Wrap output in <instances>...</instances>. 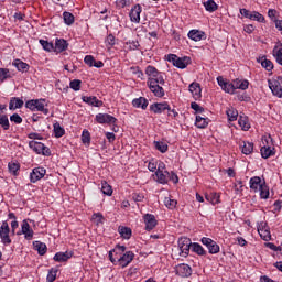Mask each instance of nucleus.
Here are the masks:
<instances>
[{
	"instance_id": "nucleus-18",
	"label": "nucleus",
	"mask_w": 282,
	"mask_h": 282,
	"mask_svg": "<svg viewBox=\"0 0 282 282\" xmlns=\"http://www.w3.org/2000/svg\"><path fill=\"white\" fill-rule=\"evenodd\" d=\"M22 234L24 235L25 239H32V237H34V230L30 228L28 220L22 221Z\"/></svg>"
},
{
	"instance_id": "nucleus-40",
	"label": "nucleus",
	"mask_w": 282,
	"mask_h": 282,
	"mask_svg": "<svg viewBox=\"0 0 282 282\" xmlns=\"http://www.w3.org/2000/svg\"><path fill=\"white\" fill-rule=\"evenodd\" d=\"M0 126L4 131H8L10 129V120L8 119V116L6 115H0Z\"/></svg>"
},
{
	"instance_id": "nucleus-25",
	"label": "nucleus",
	"mask_w": 282,
	"mask_h": 282,
	"mask_svg": "<svg viewBox=\"0 0 282 282\" xmlns=\"http://www.w3.org/2000/svg\"><path fill=\"white\" fill-rule=\"evenodd\" d=\"M206 34L199 30H192L188 32V39L192 41H202Z\"/></svg>"
},
{
	"instance_id": "nucleus-53",
	"label": "nucleus",
	"mask_w": 282,
	"mask_h": 282,
	"mask_svg": "<svg viewBox=\"0 0 282 282\" xmlns=\"http://www.w3.org/2000/svg\"><path fill=\"white\" fill-rule=\"evenodd\" d=\"M145 74H147V76H150V78H152V76L160 74V72L158 70V68H155L153 66H148L145 69Z\"/></svg>"
},
{
	"instance_id": "nucleus-7",
	"label": "nucleus",
	"mask_w": 282,
	"mask_h": 282,
	"mask_svg": "<svg viewBox=\"0 0 282 282\" xmlns=\"http://www.w3.org/2000/svg\"><path fill=\"white\" fill-rule=\"evenodd\" d=\"M282 77H278V80H269V87L273 94V96H276L278 98H282Z\"/></svg>"
},
{
	"instance_id": "nucleus-50",
	"label": "nucleus",
	"mask_w": 282,
	"mask_h": 282,
	"mask_svg": "<svg viewBox=\"0 0 282 282\" xmlns=\"http://www.w3.org/2000/svg\"><path fill=\"white\" fill-rule=\"evenodd\" d=\"M226 94H235L236 86L231 83H226V85L221 88Z\"/></svg>"
},
{
	"instance_id": "nucleus-15",
	"label": "nucleus",
	"mask_w": 282,
	"mask_h": 282,
	"mask_svg": "<svg viewBox=\"0 0 282 282\" xmlns=\"http://www.w3.org/2000/svg\"><path fill=\"white\" fill-rule=\"evenodd\" d=\"M189 91L195 100H199V98H202V86L199 85V83H192L189 85Z\"/></svg>"
},
{
	"instance_id": "nucleus-17",
	"label": "nucleus",
	"mask_w": 282,
	"mask_h": 282,
	"mask_svg": "<svg viewBox=\"0 0 282 282\" xmlns=\"http://www.w3.org/2000/svg\"><path fill=\"white\" fill-rule=\"evenodd\" d=\"M151 111L154 113H162V111H171V107H169L167 102L162 104H153L150 106Z\"/></svg>"
},
{
	"instance_id": "nucleus-64",
	"label": "nucleus",
	"mask_w": 282,
	"mask_h": 282,
	"mask_svg": "<svg viewBox=\"0 0 282 282\" xmlns=\"http://www.w3.org/2000/svg\"><path fill=\"white\" fill-rule=\"evenodd\" d=\"M169 180L174 184H177L180 182V177H177V174H175L174 172H171Z\"/></svg>"
},
{
	"instance_id": "nucleus-57",
	"label": "nucleus",
	"mask_w": 282,
	"mask_h": 282,
	"mask_svg": "<svg viewBox=\"0 0 282 282\" xmlns=\"http://www.w3.org/2000/svg\"><path fill=\"white\" fill-rule=\"evenodd\" d=\"M131 72L137 76V78H141V80L144 78V73H142L139 67H131Z\"/></svg>"
},
{
	"instance_id": "nucleus-11",
	"label": "nucleus",
	"mask_w": 282,
	"mask_h": 282,
	"mask_svg": "<svg viewBox=\"0 0 282 282\" xmlns=\"http://www.w3.org/2000/svg\"><path fill=\"white\" fill-rule=\"evenodd\" d=\"M45 169L43 167H35L33 169L32 173H31V182L34 184L36 182H39V180H43V177H45Z\"/></svg>"
},
{
	"instance_id": "nucleus-22",
	"label": "nucleus",
	"mask_w": 282,
	"mask_h": 282,
	"mask_svg": "<svg viewBox=\"0 0 282 282\" xmlns=\"http://www.w3.org/2000/svg\"><path fill=\"white\" fill-rule=\"evenodd\" d=\"M21 107H23V99L12 97L10 102H9L10 111H14V109H21Z\"/></svg>"
},
{
	"instance_id": "nucleus-60",
	"label": "nucleus",
	"mask_w": 282,
	"mask_h": 282,
	"mask_svg": "<svg viewBox=\"0 0 282 282\" xmlns=\"http://www.w3.org/2000/svg\"><path fill=\"white\" fill-rule=\"evenodd\" d=\"M47 282H54L56 281V271L51 270L46 278Z\"/></svg>"
},
{
	"instance_id": "nucleus-20",
	"label": "nucleus",
	"mask_w": 282,
	"mask_h": 282,
	"mask_svg": "<svg viewBox=\"0 0 282 282\" xmlns=\"http://www.w3.org/2000/svg\"><path fill=\"white\" fill-rule=\"evenodd\" d=\"M240 149L245 155H250V153L254 151V143L242 141L240 143Z\"/></svg>"
},
{
	"instance_id": "nucleus-23",
	"label": "nucleus",
	"mask_w": 282,
	"mask_h": 282,
	"mask_svg": "<svg viewBox=\"0 0 282 282\" xmlns=\"http://www.w3.org/2000/svg\"><path fill=\"white\" fill-rule=\"evenodd\" d=\"M33 248H34V250H36V252H39V254L41 257H43V254H45L47 252V245H45L44 242H41V241H34Z\"/></svg>"
},
{
	"instance_id": "nucleus-45",
	"label": "nucleus",
	"mask_w": 282,
	"mask_h": 282,
	"mask_svg": "<svg viewBox=\"0 0 282 282\" xmlns=\"http://www.w3.org/2000/svg\"><path fill=\"white\" fill-rule=\"evenodd\" d=\"M192 250H193V252H196V254H199V256L206 254V250H204L202 245H199L197 242L192 243Z\"/></svg>"
},
{
	"instance_id": "nucleus-34",
	"label": "nucleus",
	"mask_w": 282,
	"mask_h": 282,
	"mask_svg": "<svg viewBox=\"0 0 282 282\" xmlns=\"http://www.w3.org/2000/svg\"><path fill=\"white\" fill-rule=\"evenodd\" d=\"M101 192L104 195H108V197H111L113 195V189L111 188V185L107 183V181L101 182Z\"/></svg>"
},
{
	"instance_id": "nucleus-2",
	"label": "nucleus",
	"mask_w": 282,
	"mask_h": 282,
	"mask_svg": "<svg viewBox=\"0 0 282 282\" xmlns=\"http://www.w3.org/2000/svg\"><path fill=\"white\" fill-rule=\"evenodd\" d=\"M26 109H30L31 111H42L44 116H47L50 113V110L45 108V99H32L25 102Z\"/></svg>"
},
{
	"instance_id": "nucleus-36",
	"label": "nucleus",
	"mask_w": 282,
	"mask_h": 282,
	"mask_svg": "<svg viewBox=\"0 0 282 282\" xmlns=\"http://www.w3.org/2000/svg\"><path fill=\"white\" fill-rule=\"evenodd\" d=\"M154 147L160 153H166L169 151V144L162 141H154Z\"/></svg>"
},
{
	"instance_id": "nucleus-48",
	"label": "nucleus",
	"mask_w": 282,
	"mask_h": 282,
	"mask_svg": "<svg viewBox=\"0 0 282 282\" xmlns=\"http://www.w3.org/2000/svg\"><path fill=\"white\" fill-rule=\"evenodd\" d=\"M40 44L42 45L43 50H45V52H52V50H54V44L45 40H40Z\"/></svg>"
},
{
	"instance_id": "nucleus-5",
	"label": "nucleus",
	"mask_w": 282,
	"mask_h": 282,
	"mask_svg": "<svg viewBox=\"0 0 282 282\" xmlns=\"http://www.w3.org/2000/svg\"><path fill=\"white\" fill-rule=\"evenodd\" d=\"M258 232L263 241H271L272 235L270 234V227L268 223L261 221L258 224Z\"/></svg>"
},
{
	"instance_id": "nucleus-28",
	"label": "nucleus",
	"mask_w": 282,
	"mask_h": 282,
	"mask_svg": "<svg viewBox=\"0 0 282 282\" xmlns=\"http://www.w3.org/2000/svg\"><path fill=\"white\" fill-rule=\"evenodd\" d=\"M263 184L261 183V177L254 176L250 178V188L252 191H259Z\"/></svg>"
},
{
	"instance_id": "nucleus-26",
	"label": "nucleus",
	"mask_w": 282,
	"mask_h": 282,
	"mask_svg": "<svg viewBox=\"0 0 282 282\" xmlns=\"http://www.w3.org/2000/svg\"><path fill=\"white\" fill-rule=\"evenodd\" d=\"M132 105L133 107H138V108L141 107V109H147V107H149V100H147V98L144 97H140V98L133 99Z\"/></svg>"
},
{
	"instance_id": "nucleus-24",
	"label": "nucleus",
	"mask_w": 282,
	"mask_h": 282,
	"mask_svg": "<svg viewBox=\"0 0 282 282\" xmlns=\"http://www.w3.org/2000/svg\"><path fill=\"white\" fill-rule=\"evenodd\" d=\"M259 63H261L262 67L267 69V72H272L274 69V64L272 61L265 58V57H259L257 58Z\"/></svg>"
},
{
	"instance_id": "nucleus-19",
	"label": "nucleus",
	"mask_w": 282,
	"mask_h": 282,
	"mask_svg": "<svg viewBox=\"0 0 282 282\" xmlns=\"http://www.w3.org/2000/svg\"><path fill=\"white\" fill-rule=\"evenodd\" d=\"M54 261H57V263H65L68 259H72V252L66 251V252H57L54 256Z\"/></svg>"
},
{
	"instance_id": "nucleus-47",
	"label": "nucleus",
	"mask_w": 282,
	"mask_h": 282,
	"mask_svg": "<svg viewBox=\"0 0 282 282\" xmlns=\"http://www.w3.org/2000/svg\"><path fill=\"white\" fill-rule=\"evenodd\" d=\"M164 205L166 206V208H170V210H173V208L177 206V200L165 197Z\"/></svg>"
},
{
	"instance_id": "nucleus-63",
	"label": "nucleus",
	"mask_w": 282,
	"mask_h": 282,
	"mask_svg": "<svg viewBox=\"0 0 282 282\" xmlns=\"http://www.w3.org/2000/svg\"><path fill=\"white\" fill-rule=\"evenodd\" d=\"M213 241L214 240L210 238H206V237L202 238V243H203V246H206L207 249L210 248V245Z\"/></svg>"
},
{
	"instance_id": "nucleus-41",
	"label": "nucleus",
	"mask_w": 282,
	"mask_h": 282,
	"mask_svg": "<svg viewBox=\"0 0 282 282\" xmlns=\"http://www.w3.org/2000/svg\"><path fill=\"white\" fill-rule=\"evenodd\" d=\"M63 18H64V23L66 24V25H74V14H72V13H69V12H67V11H65L64 13H63Z\"/></svg>"
},
{
	"instance_id": "nucleus-3",
	"label": "nucleus",
	"mask_w": 282,
	"mask_h": 282,
	"mask_svg": "<svg viewBox=\"0 0 282 282\" xmlns=\"http://www.w3.org/2000/svg\"><path fill=\"white\" fill-rule=\"evenodd\" d=\"M167 61L174 65V67H177L178 69H186L188 65H191V57H178L175 54H169Z\"/></svg>"
},
{
	"instance_id": "nucleus-46",
	"label": "nucleus",
	"mask_w": 282,
	"mask_h": 282,
	"mask_svg": "<svg viewBox=\"0 0 282 282\" xmlns=\"http://www.w3.org/2000/svg\"><path fill=\"white\" fill-rule=\"evenodd\" d=\"M238 123L241 127L242 131H248V129H250V123L248 122V119H246V117L240 116Z\"/></svg>"
},
{
	"instance_id": "nucleus-32",
	"label": "nucleus",
	"mask_w": 282,
	"mask_h": 282,
	"mask_svg": "<svg viewBox=\"0 0 282 282\" xmlns=\"http://www.w3.org/2000/svg\"><path fill=\"white\" fill-rule=\"evenodd\" d=\"M13 65L17 67L18 72H28V69H30V65L21 59H15Z\"/></svg>"
},
{
	"instance_id": "nucleus-39",
	"label": "nucleus",
	"mask_w": 282,
	"mask_h": 282,
	"mask_svg": "<svg viewBox=\"0 0 282 282\" xmlns=\"http://www.w3.org/2000/svg\"><path fill=\"white\" fill-rule=\"evenodd\" d=\"M258 193L261 199H268V197H270V191L268 189V186H265V184L260 186V188L258 189Z\"/></svg>"
},
{
	"instance_id": "nucleus-43",
	"label": "nucleus",
	"mask_w": 282,
	"mask_h": 282,
	"mask_svg": "<svg viewBox=\"0 0 282 282\" xmlns=\"http://www.w3.org/2000/svg\"><path fill=\"white\" fill-rule=\"evenodd\" d=\"M91 219L94 224H96V226H100V224H104L105 221V216H102L101 213H96V214H93Z\"/></svg>"
},
{
	"instance_id": "nucleus-30",
	"label": "nucleus",
	"mask_w": 282,
	"mask_h": 282,
	"mask_svg": "<svg viewBox=\"0 0 282 282\" xmlns=\"http://www.w3.org/2000/svg\"><path fill=\"white\" fill-rule=\"evenodd\" d=\"M67 45H69L67 41H65L64 39H57L55 41V52H65V50H67Z\"/></svg>"
},
{
	"instance_id": "nucleus-51",
	"label": "nucleus",
	"mask_w": 282,
	"mask_h": 282,
	"mask_svg": "<svg viewBox=\"0 0 282 282\" xmlns=\"http://www.w3.org/2000/svg\"><path fill=\"white\" fill-rule=\"evenodd\" d=\"M82 142L84 144H89L91 142V135L89 134V131L84 130L82 133Z\"/></svg>"
},
{
	"instance_id": "nucleus-62",
	"label": "nucleus",
	"mask_w": 282,
	"mask_h": 282,
	"mask_svg": "<svg viewBox=\"0 0 282 282\" xmlns=\"http://www.w3.org/2000/svg\"><path fill=\"white\" fill-rule=\"evenodd\" d=\"M106 43H108V45H116V36H113V34H109L106 39Z\"/></svg>"
},
{
	"instance_id": "nucleus-49",
	"label": "nucleus",
	"mask_w": 282,
	"mask_h": 282,
	"mask_svg": "<svg viewBox=\"0 0 282 282\" xmlns=\"http://www.w3.org/2000/svg\"><path fill=\"white\" fill-rule=\"evenodd\" d=\"M10 78V69L8 68H0V82L8 80Z\"/></svg>"
},
{
	"instance_id": "nucleus-37",
	"label": "nucleus",
	"mask_w": 282,
	"mask_h": 282,
	"mask_svg": "<svg viewBox=\"0 0 282 282\" xmlns=\"http://www.w3.org/2000/svg\"><path fill=\"white\" fill-rule=\"evenodd\" d=\"M53 127H54L55 138H63L65 135V129L61 127V123L56 122L54 123Z\"/></svg>"
},
{
	"instance_id": "nucleus-16",
	"label": "nucleus",
	"mask_w": 282,
	"mask_h": 282,
	"mask_svg": "<svg viewBox=\"0 0 282 282\" xmlns=\"http://www.w3.org/2000/svg\"><path fill=\"white\" fill-rule=\"evenodd\" d=\"M133 257H135V254H133L132 251H127L122 257H120L118 261L121 268H127V264L133 261Z\"/></svg>"
},
{
	"instance_id": "nucleus-27",
	"label": "nucleus",
	"mask_w": 282,
	"mask_h": 282,
	"mask_svg": "<svg viewBox=\"0 0 282 282\" xmlns=\"http://www.w3.org/2000/svg\"><path fill=\"white\" fill-rule=\"evenodd\" d=\"M118 232L122 237V239H131V235H132L131 228L119 226Z\"/></svg>"
},
{
	"instance_id": "nucleus-21",
	"label": "nucleus",
	"mask_w": 282,
	"mask_h": 282,
	"mask_svg": "<svg viewBox=\"0 0 282 282\" xmlns=\"http://www.w3.org/2000/svg\"><path fill=\"white\" fill-rule=\"evenodd\" d=\"M156 177H158V182L160 184H169V177H171V173H169V171H156Z\"/></svg>"
},
{
	"instance_id": "nucleus-13",
	"label": "nucleus",
	"mask_w": 282,
	"mask_h": 282,
	"mask_svg": "<svg viewBox=\"0 0 282 282\" xmlns=\"http://www.w3.org/2000/svg\"><path fill=\"white\" fill-rule=\"evenodd\" d=\"M82 100L91 107H102V100H98L95 96H83Z\"/></svg>"
},
{
	"instance_id": "nucleus-42",
	"label": "nucleus",
	"mask_w": 282,
	"mask_h": 282,
	"mask_svg": "<svg viewBox=\"0 0 282 282\" xmlns=\"http://www.w3.org/2000/svg\"><path fill=\"white\" fill-rule=\"evenodd\" d=\"M204 6L207 12H215V10H217V3L214 0H208L204 2Z\"/></svg>"
},
{
	"instance_id": "nucleus-4",
	"label": "nucleus",
	"mask_w": 282,
	"mask_h": 282,
	"mask_svg": "<svg viewBox=\"0 0 282 282\" xmlns=\"http://www.w3.org/2000/svg\"><path fill=\"white\" fill-rule=\"evenodd\" d=\"M30 149H32L35 153L39 155H52V152L50 151V148L45 147V144L37 142V141H30L29 142Z\"/></svg>"
},
{
	"instance_id": "nucleus-56",
	"label": "nucleus",
	"mask_w": 282,
	"mask_h": 282,
	"mask_svg": "<svg viewBox=\"0 0 282 282\" xmlns=\"http://www.w3.org/2000/svg\"><path fill=\"white\" fill-rule=\"evenodd\" d=\"M11 122H14L15 124H21V122H23V118H21V116H19V113H13L10 117Z\"/></svg>"
},
{
	"instance_id": "nucleus-29",
	"label": "nucleus",
	"mask_w": 282,
	"mask_h": 282,
	"mask_svg": "<svg viewBox=\"0 0 282 282\" xmlns=\"http://www.w3.org/2000/svg\"><path fill=\"white\" fill-rule=\"evenodd\" d=\"M273 56L279 65H282V44L275 45L273 48Z\"/></svg>"
},
{
	"instance_id": "nucleus-54",
	"label": "nucleus",
	"mask_w": 282,
	"mask_h": 282,
	"mask_svg": "<svg viewBox=\"0 0 282 282\" xmlns=\"http://www.w3.org/2000/svg\"><path fill=\"white\" fill-rule=\"evenodd\" d=\"M80 79H74L70 82V89H74V91H80Z\"/></svg>"
},
{
	"instance_id": "nucleus-1",
	"label": "nucleus",
	"mask_w": 282,
	"mask_h": 282,
	"mask_svg": "<svg viewBox=\"0 0 282 282\" xmlns=\"http://www.w3.org/2000/svg\"><path fill=\"white\" fill-rule=\"evenodd\" d=\"M164 83L162 73H156V75L148 78V87L156 98L164 97V88L161 86L164 85Z\"/></svg>"
},
{
	"instance_id": "nucleus-33",
	"label": "nucleus",
	"mask_w": 282,
	"mask_h": 282,
	"mask_svg": "<svg viewBox=\"0 0 282 282\" xmlns=\"http://www.w3.org/2000/svg\"><path fill=\"white\" fill-rule=\"evenodd\" d=\"M195 126L198 129H206L208 127V119L203 118L202 116H196Z\"/></svg>"
},
{
	"instance_id": "nucleus-8",
	"label": "nucleus",
	"mask_w": 282,
	"mask_h": 282,
	"mask_svg": "<svg viewBox=\"0 0 282 282\" xmlns=\"http://www.w3.org/2000/svg\"><path fill=\"white\" fill-rule=\"evenodd\" d=\"M175 273L177 274V276H181L182 279H186L191 276V274H193V270L188 264L183 263V264L176 265Z\"/></svg>"
},
{
	"instance_id": "nucleus-6",
	"label": "nucleus",
	"mask_w": 282,
	"mask_h": 282,
	"mask_svg": "<svg viewBox=\"0 0 282 282\" xmlns=\"http://www.w3.org/2000/svg\"><path fill=\"white\" fill-rule=\"evenodd\" d=\"M192 246H193V242H191L189 238H181L178 240L181 257H188V252H191Z\"/></svg>"
},
{
	"instance_id": "nucleus-35",
	"label": "nucleus",
	"mask_w": 282,
	"mask_h": 282,
	"mask_svg": "<svg viewBox=\"0 0 282 282\" xmlns=\"http://www.w3.org/2000/svg\"><path fill=\"white\" fill-rule=\"evenodd\" d=\"M226 113L230 122H235V120H237V118L239 117V112L235 108L227 109Z\"/></svg>"
},
{
	"instance_id": "nucleus-38",
	"label": "nucleus",
	"mask_w": 282,
	"mask_h": 282,
	"mask_svg": "<svg viewBox=\"0 0 282 282\" xmlns=\"http://www.w3.org/2000/svg\"><path fill=\"white\" fill-rule=\"evenodd\" d=\"M249 19L251 21H258L259 23H263V21H265V18L257 11L251 12Z\"/></svg>"
},
{
	"instance_id": "nucleus-9",
	"label": "nucleus",
	"mask_w": 282,
	"mask_h": 282,
	"mask_svg": "<svg viewBox=\"0 0 282 282\" xmlns=\"http://www.w3.org/2000/svg\"><path fill=\"white\" fill-rule=\"evenodd\" d=\"M96 120L99 124H116V122L118 121L116 117L107 113H98L96 116Z\"/></svg>"
},
{
	"instance_id": "nucleus-31",
	"label": "nucleus",
	"mask_w": 282,
	"mask_h": 282,
	"mask_svg": "<svg viewBox=\"0 0 282 282\" xmlns=\"http://www.w3.org/2000/svg\"><path fill=\"white\" fill-rule=\"evenodd\" d=\"M261 155L264 160H268V158H270L271 155H274V149H272V147L270 145H263L261 148Z\"/></svg>"
},
{
	"instance_id": "nucleus-52",
	"label": "nucleus",
	"mask_w": 282,
	"mask_h": 282,
	"mask_svg": "<svg viewBox=\"0 0 282 282\" xmlns=\"http://www.w3.org/2000/svg\"><path fill=\"white\" fill-rule=\"evenodd\" d=\"M209 254H217L219 252V245L213 240L212 245L208 247Z\"/></svg>"
},
{
	"instance_id": "nucleus-14",
	"label": "nucleus",
	"mask_w": 282,
	"mask_h": 282,
	"mask_svg": "<svg viewBox=\"0 0 282 282\" xmlns=\"http://www.w3.org/2000/svg\"><path fill=\"white\" fill-rule=\"evenodd\" d=\"M142 12V7L135 4L130 11V20L133 23H140V13Z\"/></svg>"
},
{
	"instance_id": "nucleus-55",
	"label": "nucleus",
	"mask_w": 282,
	"mask_h": 282,
	"mask_svg": "<svg viewBox=\"0 0 282 282\" xmlns=\"http://www.w3.org/2000/svg\"><path fill=\"white\" fill-rule=\"evenodd\" d=\"M8 169L13 175H17V171L21 169V165H19V163H9Z\"/></svg>"
},
{
	"instance_id": "nucleus-58",
	"label": "nucleus",
	"mask_w": 282,
	"mask_h": 282,
	"mask_svg": "<svg viewBox=\"0 0 282 282\" xmlns=\"http://www.w3.org/2000/svg\"><path fill=\"white\" fill-rule=\"evenodd\" d=\"M191 108L196 111V113H204V108L199 106L197 102H192Z\"/></svg>"
},
{
	"instance_id": "nucleus-61",
	"label": "nucleus",
	"mask_w": 282,
	"mask_h": 282,
	"mask_svg": "<svg viewBox=\"0 0 282 282\" xmlns=\"http://www.w3.org/2000/svg\"><path fill=\"white\" fill-rule=\"evenodd\" d=\"M248 85H250V83L245 79V80L240 82L239 86H235V87H236V89L246 90V89H248Z\"/></svg>"
},
{
	"instance_id": "nucleus-44",
	"label": "nucleus",
	"mask_w": 282,
	"mask_h": 282,
	"mask_svg": "<svg viewBox=\"0 0 282 282\" xmlns=\"http://www.w3.org/2000/svg\"><path fill=\"white\" fill-rule=\"evenodd\" d=\"M205 199H207V202H210V204L213 205L219 204V196L217 193L207 194L205 196Z\"/></svg>"
},
{
	"instance_id": "nucleus-10",
	"label": "nucleus",
	"mask_w": 282,
	"mask_h": 282,
	"mask_svg": "<svg viewBox=\"0 0 282 282\" xmlns=\"http://www.w3.org/2000/svg\"><path fill=\"white\" fill-rule=\"evenodd\" d=\"M0 237L3 241V243H11L12 240H10V226L8 225V221H3L0 228Z\"/></svg>"
},
{
	"instance_id": "nucleus-12",
	"label": "nucleus",
	"mask_w": 282,
	"mask_h": 282,
	"mask_svg": "<svg viewBox=\"0 0 282 282\" xmlns=\"http://www.w3.org/2000/svg\"><path fill=\"white\" fill-rule=\"evenodd\" d=\"M143 219L145 224V230H153V228L158 226V220L155 219V216L152 214H145Z\"/></svg>"
},
{
	"instance_id": "nucleus-59",
	"label": "nucleus",
	"mask_w": 282,
	"mask_h": 282,
	"mask_svg": "<svg viewBox=\"0 0 282 282\" xmlns=\"http://www.w3.org/2000/svg\"><path fill=\"white\" fill-rule=\"evenodd\" d=\"M84 63H85L86 65H89V67H94V63H96V59H94V56L87 55V56L84 58Z\"/></svg>"
}]
</instances>
